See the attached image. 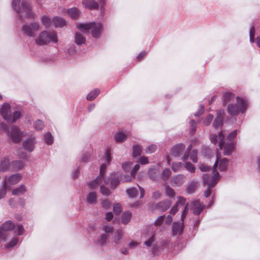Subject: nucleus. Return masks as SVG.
Returning a JSON list of instances; mask_svg holds the SVG:
<instances>
[{"label":"nucleus","instance_id":"18","mask_svg":"<svg viewBox=\"0 0 260 260\" xmlns=\"http://www.w3.org/2000/svg\"><path fill=\"white\" fill-rule=\"evenodd\" d=\"M185 149V145L183 144H178L172 147L171 153L173 156H178Z\"/></svg>","mask_w":260,"mask_h":260},{"label":"nucleus","instance_id":"64","mask_svg":"<svg viewBox=\"0 0 260 260\" xmlns=\"http://www.w3.org/2000/svg\"><path fill=\"white\" fill-rule=\"evenodd\" d=\"M102 206L106 209H108L110 207V202L107 200L102 201Z\"/></svg>","mask_w":260,"mask_h":260},{"label":"nucleus","instance_id":"4","mask_svg":"<svg viewBox=\"0 0 260 260\" xmlns=\"http://www.w3.org/2000/svg\"><path fill=\"white\" fill-rule=\"evenodd\" d=\"M237 104L236 105L230 104L227 108L228 113L231 115H238L240 112L243 113L246 111L248 103L247 101H245L239 96L236 98Z\"/></svg>","mask_w":260,"mask_h":260},{"label":"nucleus","instance_id":"27","mask_svg":"<svg viewBox=\"0 0 260 260\" xmlns=\"http://www.w3.org/2000/svg\"><path fill=\"white\" fill-rule=\"evenodd\" d=\"M132 214L129 211L123 212L121 215V222L124 224H127L131 220Z\"/></svg>","mask_w":260,"mask_h":260},{"label":"nucleus","instance_id":"52","mask_svg":"<svg viewBox=\"0 0 260 260\" xmlns=\"http://www.w3.org/2000/svg\"><path fill=\"white\" fill-rule=\"evenodd\" d=\"M190 158L193 162L196 163L198 161L197 152L196 150H193L191 152Z\"/></svg>","mask_w":260,"mask_h":260},{"label":"nucleus","instance_id":"30","mask_svg":"<svg viewBox=\"0 0 260 260\" xmlns=\"http://www.w3.org/2000/svg\"><path fill=\"white\" fill-rule=\"evenodd\" d=\"M234 149V145L233 143H227L224 147L223 154L225 155H230Z\"/></svg>","mask_w":260,"mask_h":260},{"label":"nucleus","instance_id":"8","mask_svg":"<svg viewBox=\"0 0 260 260\" xmlns=\"http://www.w3.org/2000/svg\"><path fill=\"white\" fill-rule=\"evenodd\" d=\"M6 132L11 138L12 141L15 143L20 142L21 139L25 136V133L23 131H21L18 127L15 125L11 127L10 132L8 129Z\"/></svg>","mask_w":260,"mask_h":260},{"label":"nucleus","instance_id":"6","mask_svg":"<svg viewBox=\"0 0 260 260\" xmlns=\"http://www.w3.org/2000/svg\"><path fill=\"white\" fill-rule=\"evenodd\" d=\"M40 29V25L36 22L26 23L22 25L21 31L23 35L28 37H36L37 32Z\"/></svg>","mask_w":260,"mask_h":260},{"label":"nucleus","instance_id":"24","mask_svg":"<svg viewBox=\"0 0 260 260\" xmlns=\"http://www.w3.org/2000/svg\"><path fill=\"white\" fill-rule=\"evenodd\" d=\"M26 191V188L24 185H21L19 187L12 190V194L15 196H19L24 194Z\"/></svg>","mask_w":260,"mask_h":260},{"label":"nucleus","instance_id":"55","mask_svg":"<svg viewBox=\"0 0 260 260\" xmlns=\"http://www.w3.org/2000/svg\"><path fill=\"white\" fill-rule=\"evenodd\" d=\"M24 229L22 225L19 224L17 225L16 229L15 230V232L18 235H22L24 232Z\"/></svg>","mask_w":260,"mask_h":260},{"label":"nucleus","instance_id":"38","mask_svg":"<svg viewBox=\"0 0 260 260\" xmlns=\"http://www.w3.org/2000/svg\"><path fill=\"white\" fill-rule=\"evenodd\" d=\"M34 126L36 130L41 131L44 128V123L42 120H37L35 122Z\"/></svg>","mask_w":260,"mask_h":260},{"label":"nucleus","instance_id":"2","mask_svg":"<svg viewBox=\"0 0 260 260\" xmlns=\"http://www.w3.org/2000/svg\"><path fill=\"white\" fill-rule=\"evenodd\" d=\"M21 0H13L12 5L16 12L18 14L19 17L22 20L26 18H33L34 15L31 12V6L28 0H22L21 2L22 8L20 6Z\"/></svg>","mask_w":260,"mask_h":260},{"label":"nucleus","instance_id":"32","mask_svg":"<svg viewBox=\"0 0 260 260\" xmlns=\"http://www.w3.org/2000/svg\"><path fill=\"white\" fill-rule=\"evenodd\" d=\"M123 236V233L122 231L120 230H118L114 237H113V242L116 244H119L120 239L122 238Z\"/></svg>","mask_w":260,"mask_h":260},{"label":"nucleus","instance_id":"14","mask_svg":"<svg viewBox=\"0 0 260 260\" xmlns=\"http://www.w3.org/2000/svg\"><path fill=\"white\" fill-rule=\"evenodd\" d=\"M36 143L35 137H31L30 138L23 142V147L25 150L28 152H31L34 149Z\"/></svg>","mask_w":260,"mask_h":260},{"label":"nucleus","instance_id":"62","mask_svg":"<svg viewBox=\"0 0 260 260\" xmlns=\"http://www.w3.org/2000/svg\"><path fill=\"white\" fill-rule=\"evenodd\" d=\"M132 165L131 162H126L123 164L122 168L125 171H127L131 168Z\"/></svg>","mask_w":260,"mask_h":260},{"label":"nucleus","instance_id":"57","mask_svg":"<svg viewBox=\"0 0 260 260\" xmlns=\"http://www.w3.org/2000/svg\"><path fill=\"white\" fill-rule=\"evenodd\" d=\"M119 183V180L117 178H114L111 181V187L112 189H115Z\"/></svg>","mask_w":260,"mask_h":260},{"label":"nucleus","instance_id":"29","mask_svg":"<svg viewBox=\"0 0 260 260\" xmlns=\"http://www.w3.org/2000/svg\"><path fill=\"white\" fill-rule=\"evenodd\" d=\"M127 138V136L121 132H118L115 135L114 138L116 142L121 143L124 141Z\"/></svg>","mask_w":260,"mask_h":260},{"label":"nucleus","instance_id":"26","mask_svg":"<svg viewBox=\"0 0 260 260\" xmlns=\"http://www.w3.org/2000/svg\"><path fill=\"white\" fill-rule=\"evenodd\" d=\"M52 21L56 27H62L66 25V21L59 17H54Z\"/></svg>","mask_w":260,"mask_h":260},{"label":"nucleus","instance_id":"46","mask_svg":"<svg viewBox=\"0 0 260 260\" xmlns=\"http://www.w3.org/2000/svg\"><path fill=\"white\" fill-rule=\"evenodd\" d=\"M97 95V90L95 89L88 93L87 96V100L88 101H92L96 97Z\"/></svg>","mask_w":260,"mask_h":260},{"label":"nucleus","instance_id":"22","mask_svg":"<svg viewBox=\"0 0 260 260\" xmlns=\"http://www.w3.org/2000/svg\"><path fill=\"white\" fill-rule=\"evenodd\" d=\"M86 38L80 32H76L75 35V42L78 45L85 43Z\"/></svg>","mask_w":260,"mask_h":260},{"label":"nucleus","instance_id":"49","mask_svg":"<svg viewBox=\"0 0 260 260\" xmlns=\"http://www.w3.org/2000/svg\"><path fill=\"white\" fill-rule=\"evenodd\" d=\"M7 187L4 185V183H3L2 186L0 187V199H2L5 197L7 193Z\"/></svg>","mask_w":260,"mask_h":260},{"label":"nucleus","instance_id":"11","mask_svg":"<svg viewBox=\"0 0 260 260\" xmlns=\"http://www.w3.org/2000/svg\"><path fill=\"white\" fill-rule=\"evenodd\" d=\"M21 179L22 176L20 174L17 173L9 177L7 180H4L3 183L5 186L10 188L12 185L18 183Z\"/></svg>","mask_w":260,"mask_h":260},{"label":"nucleus","instance_id":"7","mask_svg":"<svg viewBox=\"0 0 260 260\" xmlns=\"http://www.w3.org/2000/svg\"><path fill=\"white\" fill-rule=\"evenodd\" d=\"M203 178L204 183L205 184H208L209 186L205 192V196L207 198L211 193V191L210 189V187L215 186L217 181H218L220 179V175L219 173L217 172L216 173L213 174L211 178H210V177L207 174L204 175Z\"/></svg>","mask_w":260,"mask_h":260},{"label":"nucleus","instance_id":"44","mask_svg":"<svg viewBox=\"0 0 260 260\" xmlns=\"http://www.w3.org/2000/svg\"><path fill=\"white\" fill-rule=\"evenodd\" d=\"M156 149H157V146L154 144H152V145L148 146L147 148H146V149L145 150V153H149V154L152 153L155 151Z\"/></svg>","mask_w":260,"mask_h":260},{"label":"nucleus","instance_id":"34","mask_svg":"<svg viewBox=\"0 0 260 260\" xmlns=\"http://www.w3.org/2000/svg\"><path fill=\"white\" fill-rule=\"evenodd\" d=\"M142 148L140 145H136L133 146V155L134 157H137L141 155Z\"/></svg>","mask_w":260,"mask_h":260},{"label":"nucleus","instance_id":"42","mask_svg":"<svg viewBox=\"0 0 260 260\" xmlns=\"http://www.w3.org/2000/svg\"><path fill=\"white\" fill-rule=\"evenodd\" d=\"M122 211V207L120 204L116 203L113 205V212L116 215H119Z\"/></svg>","mask_w":260,"mask_h":260},{"label":"nucleus","instance_id":"35","mask_svg":"<svg viewBox=\"0 0 260 260\" xmlns=\"http://www.w3.org/2000/svg\"><path fill=\"white\" fill-rule=\"evenodd\" d=\"M126 192L129 196V197L132 198L136 197L138 193V190L135 187L127 189L126 190Z\"/></svg>","mask_w":260,"mask_h":260},{"label":"nucleus","instance_id":"17","mask_svg":"<svg viewBox=\"0 0 260 260\" xmlns=\"http://www.w3.org/2000/svg\"><path fill=\"white\" fill-rule=\"evenodd\" d=\"M11 171V165L8 157H4L0 162V172Z\"/></svg>","mask_w":260,"mask_h":260},{"label":"nucleus","instance_id":"25","mask_svg":"<svg viewBox=\"0 0 260 260\" xmlns=\"http://www.w3.org/2000/svg\"><path fill=\"white\" fill-rule=\"evenodd\" d=\"M83 4L90 10L96 9L98 7L96 2L94 0H83Z\"/></svg>","mask_w":260,"mask_h":260},{"label":"nucleus","instance_id":"31","mask_svg":"<svg viewBox=\"0 0 260 260\" xmlns=\"http://www.w3.org/2000/svg\"><path fill=\"white\" fill-rule=\"evenodd\" d=\"M234 95L231 92L225 93L223 95V103L224 105H226L230 102L234 101Z\"/></svg>","mask_w":260,"mask_h":260},{"label":"nucleus","instance_id":"33","mask_svg":"<svg viewBox=\"0 0 260 260\" xmlns=\"http://www.w3.org/2000/svg\"><path fill=\"white\" fill-rule=\"evenodd\" d=\"M41 22L42 24L44 25L45 27L48 28L51 26L53 21H52L48 16H43L41 18Z\"/></svg>","mask_w":260,"mask_h":260},{"label":"nucleus","instance_id":"47","mask_svg":"<svg viewBox=\"0 0 260 260\" xmlns=\"http://www.w3.org/2000/svg\"><path fill=\"white\" fill-rule=\"evenodd\" d=\"M224 115V112L223 110H220L217 112L216 121H222Z\"/></svg>","mask_w":260,"mask_h":260},{"label":"nucleus","instance_id":"54","mask_svg":"<svg viewBox=\"0 0 260 260\" xmlns=\"http://www.w3.org/2000/svg\"><path fill=\"white\" fill-rule=\"evenodd\" d=\"M255 28L254 27H252L250 28L249 36H250V41L251 43H253L254 42V34H255Z\"/></svg>","mask_w":260,"mask_h":260},{"label":"nucleus","instance_id":"39","mask_svg":"<svg viewBox=\"0 0 260 260\" xmlns=\"http://www.w3.org/2000/svg\"><path fill=\"white\" fill-rule=\"evenodd\" d=\"M44 140L47 144L51 145L53 142V137L50 133H47L44 135Z\"/></svg>","mask_w":260,"mask_h":260},{"label":"nucleus","instance_id":"20","mask_svg":"<svg viewBox=\"0 0 260 260\" xmlns=\"http://www.w3.org/2000/svg\"><path fill=\"white\" fill-rule=\"evenodd\" d=\"M172 232L173 235L181 234L183 230V222H174L172 225Z\"/></svg>","mask_w":260,"mask_h":260},{"label":"nucleus","instance_id":"50","mask_svg":"<svg viewBox=\"0 0 260 260\" xmlns=\"http://www.w3.org/2000/svg\"><path fill=\"white\" fill-rule=\"evenodd\" d=\"M188 204L187 203L185 205V206L183 209V211L182 213V214H181V220L182 222H183V220L185 219V218L186 217V216L188 213Z\"/></svg>","mask_w":260,"mask_h":260},{"label":"nucleus","instance_id":"9","mask_svg":"<svg viewBox=\"0 0 260 260\" xmlns=\"http://www.w3.org/2000/svg\"><path fill=\"white\" fill-rule=\"evenodd\" d=\"M82 32L91 30V35L94 38H98V26L95 22L80 24L78 27Z\"/></svg>","mask_w":260,"mask_h":260},{"label":"nucleus","instance_id":"13","mask_svg":"<svg viewBox=\"0 0 260 260\" xmlns=\"http://www.w3.org/2000/svg\"><path fill=\"white\" fill-rule=\"evenodd\" d=\"M191 209L195 215H199L203 210L204 205L199 201H194L190 203Z\"/></svg>","mask_w":260,"mask_h":260},{"label":"nucleus","instance_id":"43","mask_svg":"<svg viewBox=\"0 0 260 260\" xmlns=\"http://www.w3.org/2000/svg\"><path fill=\"white\" fill-rule=\"evenodd\" d=\"M196 188V183L194 182L189 184L186 188V191L188 193H192Z\"/></svg>","mask_w":260,"mask_h":260},{"label":"nucleus","instance_id":"61","mask_svg":"<svg viewBox=\"0 0 260 260\" xmlns=\"http://www.w3.org/2000/svg\"><path fill=\"white\" fill-rule=\"evenodd\" d=\"M164 216H159L157 218V219L155 220V221L154 222V225L155 226L160 225L162 224V223L164 221Z\"/></svg>","mask_w":260,"mask_h":260},{"label":"nucleus","instance_id":"21","mask_svg":"<svg viewBox=\"0 0 260 260\" xmlns=\"http://www.w3.org/2000/svg\"><path fill=\"white\" fill-rule=\"evenodd\" d=\"M11 171H17L23 168L24 164L21 160H15L11 162Z\"/></svg>","mask_w":260,"mask_h":260},{"label":"nucleus","instance_id":"56","mask_svg":"<svg viewBox=\"0 0 260 260\" xmlns=\"http://www.w3.org/2000/svg\"><path fill=\"white\" fill-rule=\"evenodd\" d=\"M88 185L91 189L95 188L98 186V178H96L94 180L89 182Z\"/></svg>","mask_w":260,"mask_h":260},{"label":"nucleus","instance_id":"12","mask_svg":"<svg viewBox=\"0 0 260 260\" xmlns=\"http://www.w3.org/2000/svg\"><path fill=\"white\" fill-rule=\"evenodd\" d=\"M1 113L3 117L7 121H10L11 119V112L10 110V105L8 103L3 104Z\"/></svg>","mask_w":260,"mask_h":260},{"label":"nucleus","instance_id":"1","mask_svg":"<svg viewBox=\"0 0 260 260\" xmlns=\"http://www.w3.org/2000/svg\"><path fill=\"white\" fill-rule=\"evenodd\" d=\"M224 136L222 133H219L217 135H213L210 137V140L211 143L213 144L218 143L219 148L216 149V160L214 163L212 171L214 174L217 172L216 171L215 168L219 165V169L221 171L226 170L229 160L226 158L220 159V153L219 150H221L224 145Z\"/></svg>","mask_w":260,"mask_h":260},{"label":"nucleus","instance_id":"51","mask_svg":"<svg viewBox=\"0 0 260 260\" xmlns=\"http://www.w3.org/2000/svg\"><path fill=\"white\" fill-rule=\"evenodd\" d=\"M18 242V239L17 238H14L12 240L9 242L6 246V248H11L16 245Z\"/></svg>","mask_w":260,"mask_h":260},{"label":"nucleus","instance_id":"10","mask_svg":"<svg viewBox=\"0 0 260 260\" xmlns=\"http://www.w3.org/2000/svg\"><path fill=\"white\" fill-rule=\"evenodd\" d=\"M15 228L14 223L9 220L4 223L0 228V238L6 240L7 238V231H11Z\"/></svg>","mask_w":260,"mask_h":260},{"label":"nucleus","instance_id":"28","mask_svg":"<svg viewBox=\"0 0 260 260\" xmlns=\"http://www.w3.org/2000/svg\"><path fill=\"white\" fill-rule=\"evenodd\" d=\"M67 13L69 16L72 19H76L80 15V11L76 8H72L68 9Z\"/></svg>","mask_w":260,"mask_h":260},{"label":"nucleus","instance_id":"23","mask_svg":"<svg viewBox=\"0 0 260 260\" xmlns=\"http://www.w3.org/2000/svg\"><path fill=\"white\" fill-rule=\"evenodd\" d=\"M96 192L95 191H90L87 195L86 201L88 204L92 205L96 203Z\"/></svg>","mask_w":260,"mask_h":260},{"label":"nucleus","instance_id":"48","mask_svg":"<svg viewBox=\"0 0 260 260\" xmlns=\"http://www.w3.org/2000/svg\"><path fill=\"white\" fill-rule=\"evenodd\" d=\"M185 167L190 173H194L195 172L196 169L194 166L189 162H186Z\"/></svg>","mask_w":260,"mask_h":260},{"label":"nucleus","instance_id":"36","mask_svg":"<svg viewBox=\"0 0 260 260\" xmlns=\"http://www.w3.org/2000/svg\"><path fill=\"white\" fill-rule=\"evenodd\" d=\"M183 164L180 162H173L172 164V169L175 172H178L180 171L183 167Z\"/></svg>","mask_w":260,"mask_h":260},{"label":"nucleus","instance_id":"5","mask_svg":"<svg viewBox=\"0 0 260 260\" xmlns=\"http://www.w3.org/2000/svg\"><path fill=\"white\" fill-rule=\"evenodd\" d=\"M111 150L108 148L105 150V156L104 157L101 158V166L100 167V177L99 176V184L100 182H102L103 180L106 184H108L109 181L105 178V171L108 166H109L110 161L111 160Z\"/></svg>","mask_w":260,"mask_h":260},{"label":"nucleus","instance_id":"41","mask_svg":"<svg viewBox=\"0 0 260 260\" xmlns=\"http://www.w3.org/2000/svg\"><path fill=\"white\" fill-rule=\"evenodd\" d=\"M21 117V113L19 111H15L13 113V116H11V119L10 121H7L8 122L14 123L17 120L19 119Z\"/></svg>","mask_w":260,"mask_h":260},{"label":"nucleus","instance_id":"60","mask_svg":"<svg viewBox=\"0 0 260 260\" xmlns=\"http://www.w3.org/2000/svg\"><path fill=\"white\" fill-rule=\"evenodd\" d=\"M103 230L106 233H111L113 232V228L111 226L106 225L103 226Z\"/></svg>","mask_w":260,"mask_h":260},{"label":"nucleus","instance_id":"3","mask_svg":"<svg viewBox=\"0 0 260 260\" xmlns=\"http://www.w3.org/2000/svg\"><path fill=\"white\" fill-rule=\"evenodd\" d=\"M58 42L57 34L54 31L43 30L39 33L35 39V43L39 46L46 45L50 43H56Z\"/></svg>","mask_w":260,"mask_h":260},{"label":"nucleus","instance_id":"58","mask_svg":"<svg viewBox=\"0 0 260 260\" xmlns=\"http://www.w3.org/2000/svg\"><path fill=\"white\" fill-rule=\"evenodd\" d=\"M237 134V131L236 130H234V131H232L228 136V139L229 141H233L236 138Z\"/></svg>","mask_w":260,"mask_h":260},{"label":"nucleus","instance_id":"19","mask_svg":"<svg viewBox=\"0 0 260 260\" xmlns=\"http://www.w3.org/2000/svg\"><path fill=\"white\" fill-rule=\"evenodd\" d=\"M171 204L172 202L170 201L165 200L158 203L155 207L162 211H165L170 207Z\"/></svg>","mask_w":260,"mask_h":260},{"label":"nucleus","instance_id":"40","mask_svg":"<svg viewBox=\"0 0 260 260\" xmlns=\"http://www.w3.org/2000/svg\"><path fill=\"white\" fill-rule=\"evenodd\" d=\"M171 175V172L169 169H165L161 173V178L164 181H167L169 179Z\"/></svg>","mask_w":260,"mask_h":260},{"label":"nucleus","instance_id":"59","mask_svg":"<svg viewBox=\"0 0 260 260\" xmlns=\"http://www.w3.org/2000/svg\"><path fill=\"white\" fill-rule=\"evenodd\" d=\"M100 191L105 196H108L110 193L109 189L103 186H101Z\"/></svg>","mask_w":260,"mask_h":260},{"label":"nucleus","instance_id":"37","mask_svg":"<svg viewBox=\"0 0 260 260\" xmlns=\"http://www.w3.org/2000/svg\"><path fill=\"white\" fill-rule=\"evenodd\" d=\"M165 193L170 197H174L175 196V190L168 185L166 186Z\"/></svg>","mask_w":260,"mask_h":260},{"label":"nucleus","instance_id":"53","mask_svg":"<svg viewBox=\"0 0 260 260\" xmlns=\"http://www.w3.org/2000/svg\"><path fill=\"white\" fill-rule=\"evenodd\" d=\"M213 119V115L212 114H209L204 120V124L206 125H208L210 124Z\"/></svg>","mask_w":260,"mask_h":260},{"label":"nucleus","instance_id":"15","mask_svg":"<svg viewBox=\"0 0 260 260\" xmlns=\"http://www.w3.org/2000/svg\"><path fill=\"white\" fill-rule=\"evenodd\" d=\"M185 179V176L182 174H179L173 177L171 180V184L175 187L182 185Z\"/></svg>","mask_w":260,"mask_h":260},{"label":"nucleus","instance_id":"63","mask_svg":"<svg viewBox=\"0 0 260 260\" xmlns=\"http://www.w3.org/2000/svg\"><path fill=\"white\" fill-rule=\"evenodd\" d=\"M154 241V236H152L150 238H149L147 241H146L144 244L147 247H150L152 245V244Z\"/></svg>","mask_w":260,"mask_h":260},{"label":"nucleus","instance_id":"16","mask_svg":"<svg viewBox=\"0 0 260 260\" xmlns=\"http://www.w3.org/2000/svg\"><path fill=\"white\" fill-rule=\"evenodd\" d=\"M177 201L176 203L172 207L170 211V213L172 215L175 214L178 210V207L179 205L183 206L186 202V199L181 197L179 196L177 198Z\"/></svg>","mask_w":260,"mask_h":260},{"label":"nucleus","instance_id":"45","mask_svg":"<svg viewBox=\"0 0 260 260\" xmlns=\"http://www.w3.org/2000/svg\"><path fill=\"white\" fill-rule=\"evenodd\" d=\"M158 173V171L155 169H151L148 171V174L152 180H155L156 178V175Z\"/></svg>","mask_w":260,"mask_h":260}]
</instances>
